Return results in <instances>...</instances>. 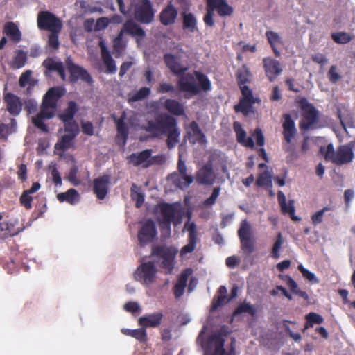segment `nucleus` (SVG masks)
I'll return each mask as SVG.
<instances>
[{
  "mask_svg": "<svg viewBox=\"0 0 355 355\" xmlns=\"http://www.w3.org/2000/svg\"><path fill=\"white\" fill-rule=\"evenodd\" d=\"M78 111V104L73 101H70L67 103V107L63 110L62 113L58 115V117L62 122L72 121Z\"/></svg>",
  "mask_w": 355,
  "mask_h": 355,
  "instance_id": "30",
  "label": "nucleus"
},
{
  "mask_svg": "<svg viewBox=\"0 0 355 355\" xmlns=\"http://www.w3.org/2000/svg\"><path fill=\"white\" fill-rule=\"evenodd\" d=\"M67 68L69 72V80L72 83L81 80L87 83L92 82V78L87 70L73 63L70 58H67L65 61Z\"/></svg>",
  "mask_w": 355,
  "mask_h": 355,
  "instance_id": "10",
  "label": "nucleus"
},
{
  "mask_svg": "<svg viewBox=\"0 0 355 355\" xmlns=\"http://www.w3.org/2000/svg\"><path fill=\"white\" fill-rule=\"evenodd\" d=\"M157 232L155 222L148 218L142 224L138 231L137 239L141 246H144L153 242L157 237Z\"/></svg>",
  "mask_w": 355,
  "mask_h": 355,
  "instance_id": "9",
  "label": "nucleus"
},
{
  "mask_svg": "<svg viewBox=\"0 0 355 355\" xmlns=\"http://www.w3.org/2000/svg\"><path fill=\"white\" fill-rule=\"evenodd\" d=\"M3 32L14 42H19L21 39V32L18 26L13 22L6 23Z\"/></svg>",
  "mask_w": 355,
  "mask_h": 355,
  "instance_id": "35",
  "label": "nucleus"
},
{
  "mask_svg": "<svg viewBox=\"0 0 355 355\" xmlns=\"http://www.w3.org/2000/svg\"><path fill=\"white\" fill-rule=\"evenodd\" d=\"M306 322L303 331H305L309 327H313L314 324H320L324 322L323 318L318 313L311 312L305 316Z\"/></svg>",
  "mask_w": 355,
  "mask_h": 355,
  "instance_id": "42",
  "label": "nucleus"
},
{
  "mask_svg": "<svg viewBox=\"0 0 355 355\" xmlns=\"http://www.w3.org/2000/svg\"><path fill=\"white\" fill-rule=\"evenodd\" d=\"M171 223H172L159 221L162 238L166 239L170 237L171 233Z\"/></svg>",
  "mask_w": 355,
  "mask_h": 355,
  "instance_id": "59",
  "label": "nucleus"
},
{
  "mask_svg": "<svg viewBox=\"0 0 355 355\" xmlns=\"http://www.w3.org/2000/svg\"><path fill=\"white\" fill-rule=\"evenodd\" d=\"M125 48V44L123 42L113 41V49L116 58H119L121 55Z\"/></svg>",
  "mask_w": 355,
  "mask_h": 355,
  "instance_id": "64",
  "label": "nucleus"
},
{
  "mask_svg": "<svg viewBox=\"0 0 355 355\" xmlns=\"http://www.w3.org/2000/svg\"><path fill=\"white\" fill-rule=\"evenodd\" d=\"M302 110V121L300 123V128L304 130H308L318 122L319 112L306 98H302L300 103Z\"/></svg>",
  "mask_w": 355,
  "mask_h": 355,
  "instance_id": "6",
  "label": "nucleus"
},
{
  "mask_svg": "<svg viewBox=\"0 0 355 355\" xmlns=\"http://www.w3.org/2000/svg\"><path fill=\"white\" fill-rule=\"evenodd\" d=\"M328 78L331 83H336L340 80L341 76L337 72V67L335 65L330 67L328 71Z\"/></svg>",
  "mask_w": 355,
  "mask_h": 355,
  "instance_id": "60",
  "label": "nucleus"
},
{
  "mask_svg": "<svg viewBox=\"0 0 355 355\" xmlns=\"http://www.w3.org/2000/svg\"><path fill=\"white\" fill-rule=\"evenodd\" d=\"M152 150L146 149L139 153H133L128 156V164L135 166H142L143 168H148L153 164L151 159Z\"/></svg>",
  "mask_w": 355,
  "mask_h": 355,
  "instance_id": "12",
  "label": "nucleus"
},
{
  "mask_svg": "<svg viewBox=\"0 0 355 355\" xmlns=\"http://www.w3.org/2000/svg\"><path fill=\"white\" fill-rule=\"evenodd\" d=\"M66 90L62 87H54L49 89L43 96L40 112L33 117V123L44 132L49 129L44 123V119H50L55 116L59 100L65 94Z\"/></svg>",
  "mask_w": 355,
  "mask_h": 355,
  "instance_id": "3",
  "label": "nucleus"
},
{
  "mask_svg": "<svg viewBox=\"0 0 355 355\" xmlns=\"http://www.w3.org/2000/svg\"><path fill=\"white\" fill-rule=\"evenodd\" d=\"M164 315L162 312H155L141 316L139 318L138 322L143 328L158 327L163 320Z\"/></svg>",
  "mask_w": 355,
  "mask_h": 355,
  "instance_id": "19",
  "label": "nucleus"
},
{
  "mask_svg": "<svg viewBox=\"0 0 355 355\" xmlns=\"http://www.w3.org/2000/svg\"><path fill=\"white\" fill-rule=\"evenodd\" d=\"M164 61L171 72L178 76L177 85L181 92L196 96L201 91L207 92L211 89V81L205 73L199 71L186 73L188 67L182 65L175 55L166 53Z\"/></svg>",
  "mask_w": 355,
  "mask_h": 355,
  "instance_id": "1",
  "label": "nucleus"
},
{
  "mask_svg": "<svg viewBox=\"0 0 355 355\" xmlns=\"http://www.w3.org/2000/svg\"><path fill=\"white\" fill-rule=\"evenodd\" d=\"M168 180H170L177 188L182 190L187 189L191 184L193 182V177L191 175H182L173 172L168 176Z\"/></svg>",
  "mask_w": 355,
  "mask_h": 355,
  "instance_id": "23",
  "label": "nucleus"
},
{
  "mask_svg": "<svg viewBox=\"0 0 355 355\" xmlns=\"http://www.w3.org/2000/svg\"><path fill=\"white\" fill-rule=\"evenodd\" d=\"M57 198L60 202H67L70 204H75L79 199V193L75 189H69L66 192L58 194Z\"/></svg>",
  "mask_w": 355,
  "mask_h": 355,
  "instance_id": "40",
  "label": "nucleus"
},
{
  "mask_svg": "<svg viewBox=\"0 0 355 355\" xmlns=\"http://www.w3.org/2000/svg\"><path fill=\"white\" fill-rule=\"evenodd\" d=\"M3 99L6 103L7 110L11 115L16 116L21 112L23 103L19 97L12 93H7Z\"/></svg>",
  "mask_w": 355,
  "mask_h": 355,
  "instance_id": "21",
  "label": "nucleus"
},
{
  "mask_svg": "<svg viewBox=\"0 0 355 355\" xmlns=\"http://www.w3.org/2000/svg\"><path fill=\"white\" fill-rule=\"evenodd\" d=\"M61 31L51 32L48 37V45L53 49H58L60 47L59 33Z\"/></svg>",
  "mask_w": 355,
  "mask_h": 355,
  "instance_id": "54",
  "label": "nucleus"
},
{
  "mask_svg": "<svg viewBox=\"0 0 355 355\" xmlns=\"http://www.w3.org/2000/svg\"><path fill=\"white\" fill-rule=\"evenodd\" d=\"M189 131L188 134L193 133V135L199 139V140L203 139L205 138V136L202 131L200 129L198 123L196 121H192L189 125Z\"/></svg>",
  "mask_w": 355,
  "mask_h": 355,
  "instance_id": "56",
  "label": "nucleus"
},
{
  "mask_svg": "<svg viewBox=\"0 0 355 355\" xmlns=\"http://www.w3.org/2000/svg\"><path fill=\"white\" fill-rule=\"evenodd\" d=\"M143 129L153 138L166 136V145L169 149L173 148L179 142L180 130L177 119L166 113L156 116L154 120H148Z\"/></svg>",
  "mask_w": 355,
  "mask_h": 355,
  "instance_id": "2",
  "label": "nucleus"
},
{
  "mask_svg": "<svg viewBox=\"0 0 355 355\" xmlns=\"http://www.w3.org/2000/svg\"><path fill=\"white\" fill-rule=\"evenodd\" d=\"M242 250L247 254H251L254 250V243L252 238L240 239Z\"/></svg>",
  "mask_w": 355,
  "mask_h": 355,
  "instance_id": "57",
  "label": "nucleus"
},
{
  "mask_svg": "<svg viewBox=\"0 0 355 355\" xmlns=\"http://www.w3.org/2000/svg\"><path fill=\"white\" fill-rule=\"evenodd\" d=\"M43 66L50 71H56L62 80H65V70L62 62L48 58L43 62Z\"/></svg>",
  "mask_w": 355,
  "mask_h": 355,
  "instance_id": "31",
  "label": "nucleus"
},
{
  "mask_svg": "<svg viewBox=\"0 0 355 355\" xmlns=\"http://www.w3.org/2000/svg\"><path fill=\"white\" fill-rule=\"evenodd\" d=\"M216 180V175L211 164L204 165L196 174V180L200 185H211Z\"/></svg>",
  "mask_w": 355,
  "mask_h": 355,
  "instance_id": "16",
  "label": "nucleus"
},
{
  "mask_svg": "<svg viewBox=\"0 0 355 355\" xmlns=\"http://www.w3.org/2000/svg\"><path fill=\"white\" fill-rule=\"evenodd\" d=\"M239 87L242 94V97L241 98H245L248 100H257L255 97H254L252 91L248 86L245 85Z\"/></svg>",
  "mask_w": 355,
  "mask_h": 355,
  "instance_id": "62",
  "label": "nucleus"
},
{
  "mask_svg": "<svg viewBox=\"0 0 355 355\" xmlns=\"http://www.w3.org/2000/svg\"><path fill=\"white\" fill-rule=\"evenodd\" d=\"M355 146V141H350L344 145L339 146L336 150L334 145L330 143L327 146L320 148V153L326 161H330L337 166H342L351 163L354 158L353 149Z\"/></svg>",
  "mask_w": 355,
  "mask_h": 355,
  "instance_id": "4",
  "label": "nucleus"
},
{
  "mask_svg": "<svg viewBox=\"0 0 355 355\" xmlns=\"http://www.w3.org/2000/svg\"><path fill=\"white\" fill-rule=\"evenodd\" d=\"M266 37L276 57H279L281 55V53L278 48L280 46H283V40L282 37L277 33L272 31H267L266 32Z\"/></svg>",
  "mask_w": 355,
  "mask_h": 355,
  "instance_id": "28",
  "label": "nucleus"
},
{
  "mask_svg": "<svg viewBox=\"0 0 355 355\" xmlns=\"http://www.w3.org/2000/svg\"><path fill=\"white\" fill-rule=\"evenodd\" d=\"M251 227L246 220H243L241 224V227L238 230V236L240 239H244L251 237L250 232Z\"/></svg>",
  "mask_w": 355,
  "mask_h": 355,
  "instance_id": "49",
  "label": "nucleus"
},
{
  "mask_svg": "<svg viewBox=\"0 0 355 355\" xmlns=\"http://www.w3.org/2000/svg\"><path fill=\"white\" fill-rule=\"evenodd\" d=\"M182 28L187 33H193L198 32V19L196 16L191 12L183 11L180 13Z\"/></svg>",
  "mask_w": 355,
  "mask_h": 355,
  "instance_id": "17",
  "label": "nucleus"
},
{
  "mask_svg": "<svg viewBox=\"0 0 355 355\" xmlns=\"http://www.w3.org/2000/svg\"><path fill=\"white\" fill-rule=\"evenodd\" d=\"M184 230H187L189 232L188 243L182 248L180 250L181 256L192 252L195 250L198 241L197 227L195 223L186 222Z\"/></svg>",
  "mask_w": 355,
  "mask_h": 355,
  "instance_id": "11",
  "label": "nucleus"
},
{
  "mask_svg": "<svg viewBox=\"0 0 355 355\" xmlns=\"http://www.w3.org/2000/svg\"><path fill=\"white\" fill-rule=\"evenodd\" d=\"M164 106L169 113L175 116H182L185 113L184 105L175 99H166Z\"/></svg>",
  "mask_w": 355,
  "mask_h": 355,
  "instance_id": "34",
  "label": "nucleus"
},
{
  "mask_svg": "<svg viewBox=\"0 0 355 355\" xmlns=\"http://www.w3.org/2000/svg\"><path fill=\"white\" fill-rule=\"evenodd\" d=\"M263 64L266 76L270 82H273L283 71L280 62L270 57L264 58Z\"/></svg>",
  "mask_w": 355,
  "mask_h": 355,
  "instance_id": "14",
  "label": "nucleus"
},
{
  "mask_svg": "<svg viewBox=\"0 0 355 355\" xmlns=\"http://www.w3.org/2000/svg\"><path fill=\"white\" fill-rule=\"evenodd\" d=\"M178 252L177 249L173 247L166 245L153 246L151 250V255L162 259L168 257L175 256Z\"/></svg>",
  "mask_w": 355,
  "mask_h": 355,
  "instance_id": "33",
  "label": "nucleus"
},
{
  "mask_svg": "<svg viewBox=\"0 0 355 355\" xmlns=\"http://www.w3.org/2000/svg\"><path fill=\"white\" fill-rule=\"evenodd\" d=\"M157 269L153 261L142 263L135 270L134 277L135 280L148 286L155 282Z\"/></svg>",
  "mask_w": 355,
  "mask_h": 355,
  "instance_id": "7",
  "label": "nucleus"
},
{
  "mask_svg": "<svg viewBox=\"0 0 355 355\" xmlns=\"http://www.w3.org/2000/svg\"><path fill=\"white\" fill-rule=\"evenodd\" d=\"M76 137L69 134H65L61 137L58 141L55 144V150L64 152L73 146V141Z\"/></svg>",
  "mask_w": 355,
  "mask_h": 355,
  "instance_id": "39",
  "label": "nucleus"
},
{
  "mask_svg": "<svg viewBox=\"0 0 355 355\" xmlns=\"http://www.w3.org/2000/svg\"><path fill=\"white\" fill-rule=\"evenodd\" d=\"M277 198L282 214H288L291 218L294 221L300 220V218L295 215V208L294 206V201L293 200H290L287 204L286 196L282 191H278Z\"/></svg>",
  "mask_w": 355,
  "mask_h": 355,
  "instance_id": "22",
  "label": "nucleus"
},
{
  "mask_svg": "<svg viewBox=\"0 0 355 355\" xmlns=\"http://www.w3.org/2000/svg\"><path fill=\"white\" fill-rule=\"evenodd\" d=\"M20 203L26 209H31L32 208L33 198L30 193L24 191L19 198Z\"/></svg>",
  "mask_w": 355,
  "mask_h": 355,
  "instance_id": "58",
  "label": "nucleus"
},
{
  "mask_svg": "<svg viewBox=\"0 0 355 355\" xmlns=\"http://www.w3.org/2000/svg\"><path fill=\"white\" fill-rule=\"evenodd\" d=\"M99 44L101 50V58L106 68V73L112 74L115 73L116 71L115 61L112 58L103 42H101Z\"/></svg>",
  "mask_w": 355,
  "mask_h": 355,
  "instance_id": "27",
  "label": "nucleus"
},
{
  "mask_svg": "<svg viewBox=\"0 0 355 355\" xmlns=\"http://www.w3.org/2000/svg\"><path fill=\"white\" fill-rule=\"evenodd\" d=\"M206 13L203 17V21L206 26L213 27L214 26V12L207 7Z\"/></svg>",
  "mask_w": 355,
  "mask_h": 355,
  "instance_id": "63",
  "label": "nucleus"
},
{
  "mask_svg": "<svg viewBox=\"0 0 355 355\" xmlns=\"http://www.w3.org/2000/svg\"><path fill=\"white\" fill-rule=\"evenodd\" d=\"M178 15L177 8L169 3L159 14L160 21L164 26L172 25L175 22Z\"/></svg>",
  "mask_w": 355,
  "mask_h": 355,
  "instance_id": "24",
  "label": "nucleus"
},
{
  "mask_svg": "<svg viewBox=\"0 0 355 355\" xmlns=\"http://www.w3.org/2000/svg\"><path fill=\"white\" fill-rule=\"evenodd\" d=\"M284 121L282 123L283 135L284 141L287 144L291 143L292 139L297 134V128L294 121L289 114H285L283 116Z\"/></svg>",
  "mask_w": 355,
  "mask_h": 355,
  "instance_id": "18",
  "label": "nucleus"
},
{
  "mask_svg": "<svg viewBox=\"0 0 355 355\" xmlns=\"http://www.w3.org/2000/svg\"><path fill=\"white\" fill-rule=\"evenodd\" d=\"M64 131L67 134L76 137L79 132V128L78 124L73 119L72 121H68L67 122H63Z\"/></svg>",
  "mask_w": 355,
  "mask_h": 355,
  "instance_id": "52",
  "label": "nucleus"
},
{
  "mask_svg": "<svg viewBox=\"0 0 355 355\" xmlns=\"http://www.w3.org/2000/svg\"><path fill=\"white\" fill-rule=\"evenodd\" d=\"M331 37L334 42L340 44H347L352 40L350 34L346 32L333 33Z\"/></svg>",
  "mask_w": 355,
  "mask_h": 355,
  "instance_id": "46",
  "label": "nucleus"
},
{
  "mask_svg": "<svg viewBox=\"0 0 355 355\" xmlns=\"http://www.w3.org/2000/svg\"><path fill=\"white\" fill-rule=\"evenodd\" d=\"M220 191V187H214L210 197L203 201V205L205 207H211L214 205L218 197L219 196Z\"/></svg>",
  "mask_w": 355,
  "mask_h": 355,
  "instance_id": "55",
  "label": "nucleus"
},
{
  "mask_svg": "<svg viewBox=\"0 0 355 355\" xmlns=\"http://www.w3.org/2000/svg\"><path fill=\"white\" fill-rule=\"evenodd\" d=\"M126 114L123 112L119 118L114 117V122L116 125L117 137H121L123 142L125 143L128 137V127L125 123Z\"/></svg>",
  "mask_w": 355,
  "mask_h": 355,
  "instance_id": "32",
  "label": "nucleus"
},
{
  "mask_svg": "<svg viewBox=\"0 0 355 355\" xmlns=\"http://www.w3.org/2000/svg\"><path fill=\"white\" fill-rule=\"evenodd\" d=\"M123 332L128 336L135 338L140 343H146L147 341V334L145 328H139L137 329H125Z\"/></svg>",
  "mask_w": 355,
  "mask_h": 355,
  "instance_id": "44",
  "label": "nucleus"
},
{
  "mask_svg": "<svg viewBox=\"0 0 355 355\" xmlns=\"http://www.w3.org/2000/svg\"><path fill=\"white\" fill-rule=\"evenodd\" d=\"M37 22L40 30L55 32L61 31L62 28V21L49 11H40L37 14Z\"/></svg>",
  "mask_w": 355,
  "mask_h": 355,
  "instance_id": "8",
  "label": "nucleus"
},
{
  "mask_svg": "<svg viewBox=\"0 0 355 355\" xmlns=\"http://www.w3.org/2000/svg\"><path fill=\"white\" fill-rule=\"evenodd\" d=\"M283 327L284 328L287 334L292 338L295 342H299L302 339V336L299 333H294L291 331V328L288 326V324H295V322L291 321L288 320H284L282 321Z\"/></svg>",
  "mask_w": 355,
  "mask_h": 355,
  "instance_id": "51",
  "label": "nucleus"
},
{
  "mask_svg": "<svg viewBox=\"0 0 355 355\" xmlns=\"http://www.w3.org/2000/svg\"><path fill=\"white\" fill-rule=\"evenodd\" d=\"M233 128L236 135V140L239 144H242L246 137V132L242 128L241 124L235 121L233 124Z\"/></svg>",
  "mask_w": 355,
  "mask_h": 355,
  "instance_id": "53",
  "label": "nucleus"
},
{
  "mask_svg": "<svg viewBox=\"0 0 355 355\" xmlns=\"http://www.w3.org/2000/svg\"><path fill=\"white\" fill-rule=\"evenodd\" d=\"M229 331L227 328L225 326H223L220 330L215 334L210 335L206 341H201V345L203 349L205 352V354H208V352H211V351L214 349L215 346V341L212 340L211 342V337L213 336H219L220 338H223V336H225L228 334Z\"/></svg>",
  "mask_w": 355,
  "mask_h": 355,
  "instance_id": "36",
  "label": "nucleus"
},
{
  "mask_svg": "<svg viewBox=\"0 0 355 355\" xmlns=\"http://www.w3.org/2000/svg\"><path fill=\"white\" fill-rule=\"evenodd\" d=\"M207 7L212 12H216L220 17L230 16L234 9L226 0H207Z\"/></svg>",
  "mask_w": 355,
  "mask_h": 355,
  "instance_id": "15",
  "label": "nucleus"
},
{
  "mask_svg": "<svg viewBox=\"0 0 355 355\" xmlns=\"http://www.w3.org/2000/svg\"><path fill=\"white\" fill-rule=\"evenodd\" d=\"M283 243H284V239H283L282 234L281 232H278V234L276 236L275 241L272 248V251H271L272 257L274 259H278L279 257V256H280L279 250H280Z\"/></svg>",
  "mask_w": 355,
  "mask_h": 355,
  "instance_id": "48",
  "label": "nucleus"
},
{
  "mask_svg": "<svg viewBox=\"0 0 355 355\" xmlns=\"http://www.w3.org/2000/svg\"><path fill=\"white\" fill-rule=\"evenodd\" d=\"M191 272V269L187 268L182 271L180 275L177 282L173 287V293L176 299H178L183 295L189 277Z\"/></svg>",
  "mask_w": 355,
  "mask_h": 355,
  "instance_id": "25",
  "label": "nucleus"
},
{
  "mask_svg": "<svg viewBox=\"0 0 355 355\" xmlns=\"http://www.w3.org/2000/svg\"><path fill=\"white\" fill-rule=\"evenodd\" d=\"M27 54L22 50H17L13 58L11 67L13 69L22 68L26 63Z\"/></svg>",
  "mask_w": 355,
  "mask_h": 355,
  "instance_id": "45",
  "label": "nucleus"
},
{
  "mask_svg": "<svg viewBox=\"0 0 355 355\" xmlns=\"http://www.w3.org/2000/svg\"><path fill=\"white\" fill-rule=\"evenodd\" d=\"M123 31L126 35L135 37L137 43L146 37L144 30L132 19H128L123 24Z\"/></svg>",
  "mask_w": 355,
  "mask_h": 355,
  "instance_id": "20",
  "label": "nucleus"
},
{
  "mask_svg": "<svg viewBox=\"0 0 355 355\" xmlns=\"http://www.w3.org/2000/svg\"><path fill=\"white\" fill-rule=\"evenodd\" d=\"M257 102V100H248L240 98L238 104L234 106V111L236 113L241 112L244 116H248L252 111V105Z\"/></svg>",
  "mask_w": 355,
  "mask_h": 355,
  "instance_id": "37",
  "label": "nucleus"
},
{
  "mask_svg": "<svg viewBox=\"0 0 355 355\" xmlns=\"http://www.w3.org/2000/svg\"><path fill=\"white\" fill-rule=\"evenodd\" d=\"M212 340L215 341V346L214 347V350L213 351L212 349L211 352H208V354H206L207 355H235V351L234 347H232V349L228 352H225L224 349V338H220L219 336H213L211 337V342Z\"/></svg>",
  "mask_w": 355,
  "mask_h": 355,
  "instance_id": "29",
  "label": "nucleus"
},
{
  "mask_svg": "<svg viewBox=\"0 0 355 355\" xmlns=\"http://www.w3.org/2000/svg\"><path fill=\"white\" fill-rule=\"evenodd\" d=\"M256 184L257 187H272V176L268 171L260 173L257 179Z\"/></svg>",
  "mask_w": 355,
  "mask_h": 355,
  "instance_id": "47",
  "label": "nucleus"
},
{
  "mask_svg": "<svg viewBox=\"0 0 355 355\" xmlns=\"http://www.w3.org/2000/svg\"><path fill=\"white\" fill-rule=\"evenodd\" d=\"M131 8L135 21L148 24L155 17V10L150 0H137L131 3Z\"/></svg>",
  "mask_w": 355,
  "mask_h": 355,
  "instance_id": "5",
  "label": "nucleus"
},
{
  "mask_svg": "<svg viewBox=\"0 0 355 355\" xmlns=\"http://www.w3.org/2000/svg\"><path fill=\"white\" fill-rule=\"evenodd\" d=\"M297 268L302 273L303 277H304L305 279H308L310 282H318L315 274L308 270L302 264H300Z\"/></svg>",
  "mask_w": 355,
  "mask_h": 355,
  "instance_id": "61",
  "label": "nucleus"
},
{
  "mask_svg": "<svg viewBox=\"0 0 355 355\" xmlns=\"http://www.w3.org/2000/svg\"><path fill=\"white\" fill-rule=\"evenodd\" d=\"M242 313H248L252 317H254L257 313V309L253 304L244 301L240 303L233 312V317H236Z\"/></svg>",
  "mask_w": 355,
  "mask_h": 355,
  "instance_id": "38",
  "label": "nucleus"
},
{
  "mask_svg": "<svg viewBox=\"0 0 355 355\" xmlns=\"http://www.w3.org/2000/svg\"><path fill=\"white\" fill-rule=\"evenodd\" d=\"M150 94V88L143 87L135 94H129L128 98V103L145 99Z\"/></svg>",
  "mask_w": 355,
  "mask_h": 355,
  "instance_id": "43",
  "label": "nucleus"
},
{
  "mask_svg": "<svg viewBox=\"0 0 355 355\" xmlns=\"http://www.w3.org/2000/svg\"><path fill=\"white\" fill-rule=\"evenodd\" d=\"M110 182V176L108 175H104L94 179L92 191L98 199H105L108 193Z\"/></svg>",
  "mask_w": 355,
  "mask_h": 355,
  "instance_id": "13",
  "label": "nucleus"
},
{
  "mask_svg": "<svg viewBox=\"0 0 355 355\" xmlns=\"http://www.w3.org/2000/svg\"><path fill=\"white\" fill-rule=\"evenodd\" d=\"M329 210H331V207L327 206L314 213L311 218L312 224L315 226L321 223L323 220L324 214Z\"/></svg>",
  "mask_w": 355,
  "mask_h": 355,
  "instance_id": "50",
  "label": "nucleus"
},
{
  "mask_svg": "<svg viewBox=\"0 0 355 355\" xmlns=\"http://www.w3.org/2000/svg\"><path fill=\"white\" fill-rule=\"evenodd\" d=\"M236 76L239 86L245 85L250 81L251 73L245 65L242 66L237 70Z\"/></svg>",
  "mask_w": 355,
  "mask_h": 355,
  "instance_id": "41",
  "label": "nucleus"
},
{
  "mask_svg": "<svg viewBox=\"0 0 355 355\" xmlns=\"http://www.w3.org/2000/svg\"><path fill=\"white\" fill-rule=\"evenodd\" d=\"M158 206L162 216V218L159 221L174 223L176 214L175 205L168 202H162Z\"/></svg>",
  "mask_w": 355,
  "mask_h": 355,
  "instance_id": "26",
  "label": "nucleus"
}]
</instances>
